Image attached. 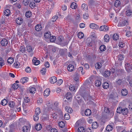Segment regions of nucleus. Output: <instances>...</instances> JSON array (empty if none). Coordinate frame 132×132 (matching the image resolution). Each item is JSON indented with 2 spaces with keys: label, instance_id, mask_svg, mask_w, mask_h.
<instances>
[{
  "label": "nucleus",
  "instance_id": "nucleus-1",
  "mask_svg": "<svg viewBox=\"0 0 132 132\" xmlns=\"http://www.w3.org/2000/svg\"><path fill=\"white\" fill-rule=\"evenodd\" d=\"M128 109L127 108H117V112L119 113H122L125 115H127L128 113Z\"/></svg>",
  "mask_w": 132,
  "mask_h": 132
},
{
  "label": "nucleus",
  "instance_id": "nucleus-2",
  "mask_svg": "<svg viewBox=\"0 0 132 132\" xmlns=\"http://www.w3.org/2000/svg\"><path fill=\"white\" fill-rule=\"evenodd\" d=\"M47 106L48 107H56L60 106V104L57 102L55 101L52 103L48 102L47 103Z\"/></svg>",
  "mask_w": 132,
  "mask_h": 132
},
{
  "label": "nucleus",
  "instance_id": "nucleus-3",
  "mask_svg": "<svg viewBox=\"0 0 132 132\" xmlns=\"http://www.w3.org/2000/svg\"><path fill=\"white\" fill-rule=\"evenodd\" d=\"M83 68L82 67H79L77 71L75 73L76 74H77L78 75H79L80 73L82 74L83 75L85 72H83Z\"/></svg>",
  "mask_w": 132,
  "mask_h": 132
},
{
  "label": "nucleus",
  "instance_id": "nucleus-4",
  "mask_svg": "<svg viewBox=\"0 0 132 132\" xmlns=\"http://www.w3.org/2000/svg\"><path fill=\"white\" fill-rule=\"evenodd\" d=\"M109 29L108 27L106 25H103L101 26L100 28V31H108Z\"/></svg>",
  "mask_w": 132,
  "mask_h": 132
},
{
  "label": "nucleus",
  "instance_id": "nucleus-5",
  "mask_svg": "<svg viewBox=\"0 0 132 132\" xmlns=\"http://www.w3.org/2000/svg\"><path fill=\"white\" fill-rule=\"evenodd\" d=\"M127 23L128 21L127 20H124L123 21H121L119 22L118 26L119 27H123L127 24Z\"/></svg>",
  "mask_w": 132,
  "mask_h": 132
},
{
  "label": "nucleus",
  "instance_id": "nucleus-6",
  "mask_svg": "<svg viewBox=\"0 0 132 132\" xmlns=\"http://www.w3.org/2000/svg\"><path fill=\"white\" fill-rule=\"evenodd\" d=\"M8 43L7 40L5 38L2 39L1 41V44L2 46H6Z\"/></svg>",
  "mask_w": 132,
  "mask_h": 132
},
{
  "label": "nucleus",
  "instance_id": "nucleus-7",
  "mask_svg": "<svg viewBox=\"0 0 132 132\" xmlns=\"http://www.w3.org/2000/svg\"><path fill=\"white\" fill-rule=\"evenodd\" d=\"M9 111L10 112H11V114H12L13 113L14 111H15V112H19L21 110V108H11Z\"/></svg>",
  "mask_w": 132,
  "mask_h": 132
},
{
  "label": "nucleus",
  "instance_id": "nucleus-8",
  "mask_svg": "<svg viewBox=\"0 0 132 132\" xmlns=\"http://www.w3.org/2000/svg\"><path fill=\"white\" fill-rule=\"evenodd\" d=\"M89 27L91 29L96 30L99 28L98 26L94 23H90L89 25Z\"/></svg>",
  "mask_w": 132,
  "mask_h": 132
},
{
  "label": "nucleus",
  "instance_id": "nucleus-9",
  "mask_svg": "<svg viewBox=\"0 0 132 132\" xmlns=\"http://www.w3.org/2000/svg\"><path fill=\"white\" fill-rule=\"evenodd\" d=\"M32 62L33 63L36 65H38L40 63V61L35 57H34L32 60Z\"/></svg>",
  "mask_w": 132,
  "mask_h": 132
},
{
  "label": "nucleus",
  "instance_id": "nucleus-10",
  "mask_svg": "<svg viewBox=\"0 0 132 132\" xmlns=\"http://www.w3.org/2000/svg\"><path fill=\"white\" fill-rule=\"evenodd\" d=\"M50 81L51 84H54L57 81V78L54 76L52 77L50 79Z\"/></svg>",
  "mask_w": 132,
  "mask_h": 132
},
{
  "label": "nucleus",
  "instance_id": "nucleus-11",
  "mask_svg": "<svg viewBox=\"0 0 132 132\" xmlns=\"http://www.w3.org/2000/svg\"><path fill=\"white\" fill-rule=\"evenodd\" d=\"M50 90L49 88L46 89L44 92V95L45 97H46L48 96L50 94Z\"/></svg>",
  "mask_w": 132,
  "mask_h": 132
},
{
  "label": "nucleus",
  "instance_id": "nucleus-12",
  "mask_svg": "<svg viewBox=\"0 0 132 132\" xmlns=\"http://www.w3.org/2000/svg\"><path fill=\"white\" fill-rule=\"evenodd\" d=\"M81 8L82 10L86 11H87L88 8L87 5L85 3L82 4L81 6Z\"/></svg>",
  "mask_w": 132,
  "mask_h": 132
},
{
  "label": "nucleus",
  "instance_id": "nucleus-13",
  "mask_svg": "<svg viewBox=\"0 0 132 132\" xmlns=\"http://www.w3.org/2000/svg\"><path fill=\"white\" fill-rule=\"evenodd\" d=\"M104 112L107 113H112L113 111L111 108H104Z\"/></svg>",
  "mask_w": 132,
  "mask_h": 132
},
{
  "label": "nucleus",
  "instance_id": "nucleus-14",
  "mask_svg": "<svg viewBox=\"0 0 132 132\" xmlns=\"http://www.w3.org/2000/svg\"><path fill=\"white\" fill-rule=\"evenodd\" d=\"M28 80V78L27 77H24L20 79V82L24 84V83L27 82Z\"/></svg>",
  "mask_w": 132,
  "mask_h": 132
},
{
  "label": "nucleus",
  "instance_id": "nucleus-15",
  "mask_svg": "<svg viewBox=\"0 0 132 132\" xmlns=\"http://www.w3.org/2000/svg\"><path fill=\"white\" fill-rule=\"evenodd\" d=\"M68 70L70 71H72L74 69V66L71 64L69 65L67 67Z\"/></svg>",
  "mask_w": 132,
  "mask_h": 132
},
{
  "label": "nucleus",
  "instance_id": "nucleus-16",
  "mask_svg": "<svg viewBox=\"0 0 132 132\" xmlns=\"http://www.w3.org/2000/svg\"><path fill=\"white\" fill-rule=\"evenodd\" d=\"M85 113L86 116H88L91 114V111L90 109H87L85 111Z\"/></svg>",
  "mask_w": 132,
  "mask_h": 132
},
{
  "label": "nucleus",
  "instance_id": "nucleus-17",
  "mask_svg": "<svg viewBox=\"0 0 132 132\" xmlns=\"http://www.w3.org/2000/svg\"><path fill=\"white\" fill-rule=\"evenodd\" d=\"M23 22V20L21 18H19L16 19V22L19 25H20Z\"/></svg>",
  "mask_w": 132,
  "mask_h": 132
},
{
  "label": "nucleus",
  "instance_id": "nucleus-18",
  "mask_svg": "<svg viewBox=\"0 0 132 132\" xmlns=\"http://www.w3.org/2000/svg\"><path fill=\"white\" fill-rule=\"evenodd\" d=\"M35 29L37 31H39L42 29V26L40 24H37L36 25Z\"/></svg>",
  "mask_w": 132,
  "mask_h": 132
},
{
  "label": "nucleus",
  "instance_id": "nucleus-19",
  "mask_svg": "<svg viewBox=\"0 0 132 132\" xmlns=\"http://www.w3.org/2000/svg\"><path fill=\"white\" fill-rule=\"evenodd\" d=\"M66 98L68 100L71 99L72 97L71 94L70 93H68L65 95Z\"/></svg>",
  "mask_w": 132,
  "mask_h": 132
},
{
  "label": "nucleus",
  "instance_id": "nucleus-20",
  "mask_svg": "<svg viewBox=\"0 0 132 132\" xmlns=\"http://www.w3.org/2000/svg\"><path fill=\"white\" fill-rule=\"evenodd\" d=\"M22 130L24 132H29L30 131V129L29 127L24 126L22 128Z\"/></svg>",
  "mask_w": 132,
  "mask_h": 132
},
{
  "label": "nucleus",
  "instance_id": "nucleus-21",
  "mask_svg": "<svg viewBox=\"0 0 132 132\" xmlns=\"http://www.w3.org/2000/svg\"><path fill=\"white\" fill-rule=\"evenodd\" d=\"M121 5V2L119 0H116L114 3V6L116 7L119 6Z\"/></svg>",
  "mask_w": 132,
  "mask_h": 132
},
{
  "label": "nucleus",
  "instance_id": "nucleus-22",
  "mask_svg": "<svg viewBox=\"0 0 132 132\" xmlns=\"http://www.w3.org/2000/svg\"><path fill=\"white\" fill-rule=\"evenodd\" d=\"M121 93L123 96H125L128 94V91L126 89H123L121 91Z\"/></svg>",
  "mask_w": 132,
  "mask_h": 132
},
{
  "label": "nucleus",
  "instance_id": "nucleus-23",
  "mask_svg": "<svg viewBox=\"0 0 132 132\" xmlns=\"http://www.w3.org/2000/svg\"><path fill=\"white\" fill-rule=\"evenodd\" d=\"M98 126V125L96 122H94L92 124V127L93 129H96Z\"/></svg>",
  "mask_w": 132,
  "mask_h": 132
},
{
  "label": "nucleus",
  "instance_id": "nucleus-24",
  "mask_svg": "<svg viewBox=\"0 0 132 132\" xmlns=\"http://www.w3.org/2000/svg\"><path fill=\"white\" fill-rule=\"evenodd\" d=\"M102 66V64L100 62L96 63L95 65V68L97 69H100Z\"/></svg>",
  "mask_w": 132,
  "mask_h": 132
},
{
  "label": "nucleus",
  "instance_id": "nucleus-25",
  "mask_svg": "<svg viewBox=\"0 0 132 132\" xmlns=\"http://www.w3.org/2000/svg\"><path fill=\"white\" fill-rule=\"evenodd\" d=\"M69 89L71 91L75 92L76 89L75 86L73 85H71L69 87Z\"/></svg>",
  "mask_w": 132,
  "mask_h": 132
},
{
  "label": "nucleus",
  "instance_id": "nucleus-26",
  "mask_svg": "<svg viewBox=\"0 0 132 132\" xmlns=\"http://www.w3.org/2000/svg\"><path fill=\"white\" fill-rule=\"evenodd\" d=\"M104 40L105 42H107L109 40L110 38L108 34L105 35L104 37Z\"/></svg>",
  "mask_w": 132,
  "mask_h": 132
},
{
  "label": "nucleus",
  "instance_id": "nucleus-27",
  "mask_svg": "<svg viewBox=\"0 0 132 132\" xmlns=\"http://www.w3.org/2000/svg\"><path fill=\"white\" fill-rule=\"evenodd\" d=\"M10 11L8 9H6L4 12V15L6 16H9L10 15Z\"/></svg>",
  "mask_w": 132,
  "mask_h": 132
},
{
  "label": "nucleus",
  "instance_id": "nucleus-28",
  "mask_svg": "<svg viewBox=\"0 0 132 132\" xmlns=\"http://www.w3.org/2000/svg\"><path fill=\"white\" fill-rule=\"evenodd\" d=\"M14 61L13 58L12 57H10L8 59L7 62L9 64H11L13 63Z\"/></svg>",
  "mask_w": 132,
  "mask_h": 132
},
{
  "label": "nucleus",
  "instance_id": "nucleus-29",
  "mask_svg": "<svg viewBox=\"0 0 132 132\" xmlns=\"http://www.w3.org/2000/svg\"><path fill=\"white\" fill-rule=\"evenodd\" d=\"M5 64L4 60L1 57H0V68Z\"/></svg>",
  "mask_w": 132,
  "mask_h": 132
},
{
  "label": "nucleus",
  "instance_id": "nucleus-30",
  "mask_svg": "<svg viewBox=\"0 0 132 132\" xmlns=\"http://www.w3.org/2000/svg\"><path fill=\"white\" fill-rule=\"evenodd\" d=\"M103 86L104 88L107 89L109 87V84L106 82H104L103 84Z\"/></svg>",
  "mask_w": 132,
  "mask_h": 132
},
{
  "label": "nucleus",
  "instance_id": "nucleus-31",
  "mask_svg": "<svg viewBox=\"0 0 132 132\" xmlns=\"http://www.w3.org/2000/svg\"><path fill=\"white\" fill-rule=\"evenodd\" d=\"M35 111L36 115H39L41 113V110L40 108H36Z\"/></svg>",
  "mask_w": 132,
  "mask_h": 132
},
{
  "label": "nucleus",
  "instance_id": "nucleus-32",
  "mask_svg": "<svg viewBox=\"0 0 132 132\" xmlns=\"http://www.w3.org/2000/svg\"><path fill=\"white\" fill-rule=\"evenodd\" d=\"M51 35V33L49 32H46L44 35L45 37L46 38H50Z\"/></svg>",
  "mask_w": 132,
  "mask_h": 132
},
{
  "label": "nucleus",
  "instance_id": "nucleus-33",
  "mask_svg": "<svg viewBox=\"0 0 132 132\" xmlns=\"http://www.w3.org/2000/svg\"><path fill=\"white\" fill-rule=\"evenodd\" d=\"M132 13L130 9H128L126 11V14L127 16H130Z\"/></svg>",
  "mask_w": 132,
  "mask_h": 132
},
{
  "label": "nucleus",
  "instance_id": "nucleus-34",
  "mask_svg": "<svg viewBox=\"0 0 132 132\" xmlns=\"http://www.w3.org/2000/svg\"><path fill=\"white\" fill-rule=\"evenodd\" d=\"M42 128V126L40 124H37L35 126V129L38 131L40 130Z\"/></svg>",
  "mask_w": 132,
  "mask_h": 132
},
{
  "label": "nucleus",
  "instance_id": "nucleus-35",
  "mask_svg": "<svg viewBox=\"0 0 132 132\" xmlns=\"http://www.w3.org/2000/svg\"><path fill=\"white\" fill-rule=\"evenodd\" d=\"M30 92L31 93L34 94L36 91V88L35 87H32L30 88L29 90Z\"/></svg>",
  "mask_w": 132,
  "mask_h": 132
},
{
  "label": "nucleus",
  "instance_id": "nucleus-36",
  "mask_svg": "<svg viewBox=\"0 0 132 132\" xmlns=\"http://www.w3.org/2000/svg\"><path fill=\"white\" fill-rule=\"evenodd\" d=\"M7 103V101L6 99H4L1 101V104L3 106L5 105Z\"/></svg>",
  "mask_w": 132,
  "mask_h": 132
},
{
  "label": "nucleus",
  "instance_id": "nucleus-37",
  "mask_svg": "<svg viewBox=\"0 0 132 132\" xmlns=\"http://www.w3.org/2000/svg\"><path fill=\"white\" fill-rule=\"evenodd\" d=\"M9 104L10 107H14L15 105V103L12 101H10L9 103Z\"/></svg>",
  "mask_w": 132,
  "mask_h": 132
},
{
  "label": "nucleus",
  "instance_id": "nucleus-38",
  "mask_svg": "<svg viewBox=\"0 0 132 132\" xmlns=\"http://www.w3.org/2000/svg\"><path fill=\"white\" fill-rule=\"evenodd\" d=\"M112 129L113 127L111 125H108L106 128V130L109 131L112 130Z\"/></svg>",
  "mask_w": 132,
  "mask_h": 132
},
{
  "label": "nucleus",
  "instance_id": "nucleus-39",
  "mask_svg": "<svg viewBox=\"0 0 132 132\" xmlns=\"http://www.w3.org/2000/svg\"><path fill=\"white\" fill-rule=\"evenodd\" d=\"M78 104L80 105V106H84V103L83 101L81 99H80L78 101Z\"/></svg>",
  "mask_w": 132,
  "mask_h": 132
},
{
  "label": "nucleus",
  "instance_id": "nucleus-40",
  "mask_svg": "<svg viewBox=\"0 0 132 132\" xmlns=\"http://www.w3.org/2000/svg\"><path fill=\"white\" fill-rule=\"evenodd\" d=\"M71 7L72 9H76L77 7L76 4L75 2L72 3L71 4Z\"/></svg>",
  "mask_w": 132,
  "mask_h": 132
},
{
  "label": "nucleus",
  "instance_id": "nucleus-41",
  "mask_svg": "<svg viewBox=\"0 0 132 132\" xmlns=\"http://www.w3.org/2000/svg\"><path fill=\"white\" fill-rule=\"evenodd\" d=\"M101 84V81L98 80H96L95 82V86L98 87L100 86Z\"/></svg>",
  "mask_w": 132,
  "mask_h": 132
},
{
  "label": "nucleus",
  "instance_id": "nucleus-42",
  "mask_svg": "<svg viewBox=\"0 0 132 132\" xmlns=\"http://www.w3.org/2000/svg\"><path fill=\"white\" fill-rule=\"evenodd\" d=\"M85 128L82 127H80L78 129V132H85Z\"/></svg>",
  "mask_w": 132,
  "mask_h": 132
},
{
  "label": "nucleus",
  "instance_id": "nucleus-43",
  "mask_svg": "<svg viewBox=\"0 0 132 132\" xmlns=\"http://www.w3.org/2000/svg\"><path fill=\"white\" fill-rule=\"evenodd\" d=\"M111 72L110 71L106 70L105 72L104 76L105 77L109 76Z\"/></svg>",
  "mask_w": 132,
  "mask_h": 132
},
{
  "label": "nucleus",
  "instance_id": "nucleus-44",
  "mask_svg": "<svg viewBox=\"0 0 132 132\" xmlns=\"http://www.w3.org/2000/svg\"><path fill=\"white\" fill-rule=\"evenodd\" d=\"M106 48V46L104 45H101L100 47V49L101 51H104Z\"/></svg>",
  "mask_w": 132,
  "mask_h": 132
},
{
  "label": "nucleus",
  "instance_id": "nucleus-45",
  "mask_svg": "<svg viewBox=\"0 0 132 132\" xmlns=\"http://www.w3.org/2000/svg\"><path fill=\"white\" fill-rule=\"evenodd\" d=\"M13 65L15 68H18L19 67L20 64L19 62H16L14 63Z\"/></svg>",
  "mask_w": 132,
  "mask_h": 132
},
{
  "label": "nucleus",
  "instance_id": "nucleus-46",
  "mask_svg": "<svg viewBox=\"0 0 132 132\" xmlns=\"http://www.w3.org/2000/svg\"><path fill=\"white\" fill-rule=\"evenodd\" d=\"M78 37L80 39L82 38L84 36V34L82 32H79L78 34Z\"/></svg>",
  "mask_w": 132,
  "mask_h": 132
},
{
  "label": "nucleus",
  "instance_id": "nucleus-47",
  "mask_svg": "<svg viewBox=\"0 0 132 132\" xmlns=\"http://www.w3.org/2000/svg\"><path fill=\"white\" fill-rule=\"evenodd\" d=\"M65 110L66 111L70 113H71L73 112V110L72 108H66Z\"/></svg>",
  "mask_w": 132,
  "mask_h": 132
},
{
  "label": "nucleus",
  "instance_id": "nucleus-48",
  "mask_svg": "<svg viewBox=\"0 0 132 132\" xmlns=\"http://www.w3.org/2000/svg\"><path fill=\"white\" fill-rule=\"evenodd\" d=\"M27 48L28 52H31L33 50L31 46L30 45H28L27 46Z\"/></svg>",
  "mask_w": 132,
  "mask_h": 132
},
{
  "label": "nucleus",
  "instance_id": "nucleus-49",
  "mask_svg": "<svg viewBox=\"0 0 132 132\" xmlns=\"http://www.w3.org/2000/svg\"><path fill=\"white\" fill-rule=\"evenodd\" d=\"M119 36L116 34H114L113 36V40H117L119 39Z\"/></svg>",
  "mask_w": 132,
  "mask_h": 132
},
{
  "label": "nucleus",
  "instance_id": "nucleus-50",
  "mask_svg": "<svg viewBox=\"0 0 132 132\" xmlns=\"http://www.w3.org/2000/svg\"><path fill=\"white\" fill-rule=\"evenodd\" d=\"M43 100L41 98H39L37 99V104L39 105H40L43 102Z\"/></svg>",
  "mask_w": 132,
  "mask_h": 132
},
{
  "label": "nucleus",
  "instance_id": "nucleus-51",
  "mask_svg": "<svg viewBox=\"0 0 132 132\" xmlns=\"http://www.w3.org/2000/svg\"><path fill=\"white\" fill-rule=\"evenodd\" d=\"M26 16L27 18H30L31 16V13L30 11H27L26 13Z\"/></svg>",
  "mask_w": 132,
  "mask_h": 132
},
{
  "label": "nucleus",
  "instance_id": "nucleus-52",
  "mask_svg": "<svg viewBox=\"0 0 132 132\" xmlns=\"http://www.w3.org/2000/svg\"><path fill=\"white\" fill-rule=\"evenodd\" d=\"M35 6V3L33 2H31L29 4L30 7L32 9L34 8Z\"/></svg>",
  "mask_w": 132,
  "mask_h": 132
},
{
  "label": "nucleus",
  "instance_id": "nucleus-53",
  "mask_svg": "<svg viewBox=\"0 0 132 132\" xmlns=\"http://www.w3.org/2000/svg\"><path fill=\"white\" fill-rule=\"evenodd\" d=\"M20 50L22 53L24 52L26 50L25 46H21L20 48Z\"/></svg>",
  "mask_w": 132,
  "mask_h": 132
},
{
  "label": "nucleus",
  "instance_id": "nucleus-54",
  "mask_svg": "<svg viewBox=\"0 0 132 132\" xmlns=\"http://www.w3.org/2000/svg\"><path fill=\"white\" fill-rule=\"evenodd\" d=\"M89 18V15L88 13H85L83 15V19H88Z\"/></svg>",
  "mask_w": 132,
  "mask_h": 132
},
{
  "label": "nucleus",
  "instance_id": "nucleus-55",
  "mask_svg": "<svg viewBox=\"0 0 132 132\" xmlns=\"http://www.w3.org/2000/svg\"><path fill=\"white\" fill-rule=\"evenodd\" d=\"M59 125L60 127L63 128L65 126V124L63 121H61L59 122Z\"/></svg>",
  "mask_w": 132,
  "mask_h": 132
},
{
  "label": "nucleus",
  "instance_id": "nucleus-56",
  "mask_svg": "<svg viewBox=\"0 0 132 132\" xmlns=\"http://www.w3.org/2000/svg\"><path fill=\"white\" fill-rule=\"evenodd\" d=\"M56 39V37L53 36H51L50 38V40L51 42H54Z\"/></svg>",
  "mask_w": 132,
  "mask_h": 132
},
{
  "label": "nucleus",
  "instance_id": "nucleus-57",
  "mask_svg": "<svg viewBox=\"0 0 132 132\" xmlns=\"http://www.w3.org/2000/svg\"><path fill=\"white\" fill-rule=\"evenodd\" d=\"M12 87L14 89H16L18 88V85L16 83H14L13 84Z\"/></svg>",
  "mask_w": 132,
  "mask_h": 132
},
{
  "label": "nucleus",
  "instance_id": "nucleus-58",
  "mask_svg": "<svg viewBox=\"0 0 132 132\" xmlns=\"http://www.w3.org/2000/svg\"><path fill=\"white\" fill-rule=\"evenodd\" d=\"M118 59L119 60H122L123 59L124 57L122 54H120L118 56Z\"/></svg>",
  "mask_w": 132,
  "mask_h": 132
},
{
  "label": "nucleus",
  "instance_id": "nucleus-59",
  "mask_svg": "<svg viewBox=\"0 0 132 132\" xmlns=\"http://www.w3.org/2000/svg\"><path fill=\"white\" fill-rule=\"evenodd\" d=\"M64 118L65 120H68L70 118V117L69 114L68 113L65 114L64 116Z\"/></svg>",
  "mask_w": 132,
  "mask_h": 132
},
{
  "label": "nucleus",
  "instance_id": "nucleus-60",
  "mask_svg": "<svg viewBox=\"0 0 132 132\" xmlns=\"http://www.w3.org/2000/svg\"><path fill=\"white\" fill-rule=\"evenodd\" d=\"M63 82V80L62 79H60L57 80V85H60L62 84Z\"/></svg>",
  "mask_w": 132,
  "mask_h": 132
},
{
  "label": "nucleus",
  "instance_id": "nucleus-61",
  "mask_svg": "<svg viewBox=\"0 0 132 132\" xmlns=\"http://www.w3.org/2000/svg\"><path fill=\"white\" fill-rule=\"evenodd\" d=\"M25 71L27 72L30 73L31 72V70L29 67H27L25 69Z\"/></svg>",
  "mask_w": 132,
  "mask_h": 132
},
{
  "label": "nucleus",
  "instance_id": "nucleus-62",
  "mask_svg": "<svg viewBox=\"0 0 132 132\" xmlns=\"http://www.w3.org/2000/svg\"><path fill=\"white\" fill-rule=\"evenodd\" d=\"M29 3V2L27 0H24L23 2V4L25 6H27L28 5Z\"/></svg>",
  "mask_w": 132,
  "mask_h": 132
},
{
  "label": "nucleus",
  "instance_id": "nucleus-63",
  "mask_svg": "<svg viewBox=\"0 0 132 132\" xmlns=\"http://www.w3.org/2000/svg\"><path fill=\"white\" fill-rule=\"evenodd\" d=\"M79 75H78L77 74L75 73V80L76 81H77L79 79Z\"/></svg>",
  "mask_w": 132,
  "mask_h": 132
},
{
  "label": "nucleus",
  "instance_id": "nucleus-64",
  "mask_svg": "<svg viewBox=\"0 0 132 132\" xmlns=\"http://www.w3.org/2000/svg\"><path fill=\"white\" fill-rule=\"evenodd\" d=\"M119 47L121 48L125 46V44L123 42H120L119 43Z\"/></svg>",
  "mask_w": 132,
  "mask_h": 132
}]
</instances>
